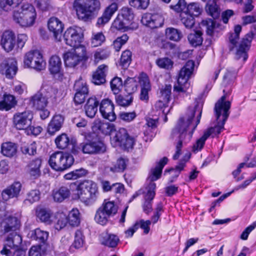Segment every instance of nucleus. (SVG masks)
<instances>
[{"mask_svg":"<svg viewBox=\"0 0 256 256\" xmlns=\"http://www.w3.org/2000/svg\"><path fill=\"white\" fill-rule=\"evenodd\" d=\"M74 88L76 92L88 93V88L86 80L81 78L76 81Z\"/></svg>","mask_w":256,"mask_h":256,"instance_id":"nucleus-60","label":"nucleus"},{"mask_svg":"<svg viewBox=\"0 0 256 256\" xmlns=\"http://www.w3.org/2000/svg\"><path fill=\"white\" fill-rule=\"evenodd\" d=\"M63 37L66 44L74 48L84 46L81 44L83 34L80 28H69L64 32Z\"/></svg>","mask_w":256,"mask_h":256,"instance_id":"nucleus-10","label":"nucleus"},{"mask_svg":"<svg viewBox=\"0 0 256 256\" xmlns=\"http://www.w3.org/2000/svg\"><path fill=\"white\" fill-rule=\"evenodd\" d=\"M182 23L187 28H191L194 24L195 20L194 16L188 12H182L180 15Z\"/></svg>","mask_w":256,"mask_h":256,"instance_id":"nucleus-45","label":"nucleus"},{"mask_svg":"<svg viewBox=\"0 0 256 256\" xmlns=\"http://www.w3.org/2000/svg\"><path fill=\"white\" fill-rule=\"evenodd\" d=\"M16 44L14 34L10 30L5 31L2 36L1 44L7 52L11 51Z\"/></svg>","mask_w":256,"mask_h":256,"instance_id":"nucleus-23","label":"nucleus"},{"mask_svg":"<svg viewBox=\"0 0 256 256\" xmlns=\"http://www.w3.org/2000/svg\"><path fill=\"white\" fill-rule=\"evenodd\" d=\"M66 66L74 68L86 59V50L84 46L73 48L64 54Z\"/></svg>","mask_w":256,"mask_h":256,"instance_id":"nucleus-7","label":"nucleus"},{"mask_svg":"<svg viewBox=\"0 0 256 256\" xmlns=\"http://www.w3.org/2000/svg\"><path fill=\"white\" fill-rule=\"evenodd\" d=\"M36 216L40 220L46 224H50L53 221L52 211L46 208H40L36 210Z\"/></svg>","mask_w":256,"mask_h":256,"instance_id":"nucleus-34","label":"nucleus"},{"mask_svg":"<svg viewBox=\"0 0 256 256\" xmlns=\"http://www.w3.org/2000/svg\"><path fill=\"white\" fill-rule=\"evenodd\" d=\"M130 23L126 22L124 19H123L121 16L118 14L113 22V26L118 30H122L123 31H126L130 28Z\"/></svg>","mask_w":256,"mask_h":256,"instance_id":"nucleus-44","label":"nucleus"},{"mask_svg":"<svg viewBox=\"0 0 256 256\" xmlns=\"http://www.w3.org/2000/svg\"><path fill=\"white\" fill-rule=\"evenodd\" d=\"M108 71V66L106 64L99 66L93 72L92 82L96 85H100L106 82V77Z\"/></svg>","mask_w":256,"mask_h":256,"instance_id":"nucleus-22","label":"nucleus"},{"mask_svg":"<svg viewBox=\"0 0 256 256\" xmlns=\"http://www.w3.org/2000/svg\"><path fill=\"white\" fill-rule=\"evenodd\" d=\"M42 163V159L38 158L30 160L26 166V172L32 178L36 179L40 176Z\"/></svg>","mask_w":256,"mask_h":256,"instance_id":"nucleus-20","label":"nucleus"},{"mask_svg":"<svg viewBox=\"0 0 256 256\" xmlns=\"http://www.w3.org/2000/svg\"><path fill=\"white\" fill-rule=\"evenodd\" d=\"M40 192L38 190H32L27 193L26 198L24 202L26 204L28 202L32 204L38 201L40 198Z\"/></svg>","mask_w":256,"mask_h":256,"instance_id":"nucleus-59","label":"nucleus"},{"mask_svg":"<svg viewBox=\"0 0 256 256\" xmlns=\"http://www.w3.org/2000/svg\"><path fill=\"white\" fill-rule=\"evenodd\" d=\"M72 7L79 20L88 21L100 8L99 0H74Z\"/></svg>","mask_w":256,"mask_h":256,"instance_id":"nucleus-4","label":"nucleus"},{"mask_svg":"<svg viewBox=\"0 0 256 256\" xmlns=\"http://www.w3.org/2000/svg\"><path fill=\"white\" fill-rule=\"evenodd\" d=\"M136 116L137 114L134 111L131 112H121L118 114L120 119L126 122H130L133 121Z\"/></svg>","mask_w":256,"mask_h":256,"instance_id":"nucleus-62","label":"nucleus"},{"mask_svg":"<svg viewBox=\"0 0 256 256\" xmlns=\"http://www.w3.org/2000/svg\"><path fill=\"white\" fill-rule=\"evenodd\" d=\"M164 22V18L160 14H152L149 13L144 14L142 17L141 22L142 24L152 28L162 26Z\"/></svg>","mask_w":256,"mask_h":256,"instance_id":"nucleus-15","label":"nucleus"},{"mask_svg":"<svg viewBox=\"0 0 256 256\" xmlns=\"http://www.w3.org/2000/svg\"><path fill=\"white\" fill-rule=\"evenodd\" d=\"M132 61V52L129 50H126L122 52L120 58V65L123 68H128Z\"/></svg>","mask_w":256,"mask_h":256,"instance_id":"nucleus-56","label":"nucleus"},{"mask_svg":"<svg viewBox=\"0 0 256 256\" xmlns=\"http://www.w3.org/2000/svg\"><path fill=\"white\" fill-rule=\"evenodd\" d=\"M94 128L99 130L104 134H110L112 132L115 131V126L110 122H102L100 120H96L94 124Z\"/></svg>","mask_w":256,"mask_h":256,"instance_id":"nucleus-31","label":"nucleus"},{"mask_svg":"<svg viewBox=\"0 0 256 256\" xmlns=\"http://www.w3.org/2000/svg\"><path fill=\"white\" fill-rule=\"evenodd\" d=\"M99 104V101L95 96L90 98L84 106L86 116L90 118H93L98 111Z\"/></svg>","mask_w":256,"mask_h":256,"instance_id":"nucleus-27","label":"nucleus"},{"mask_svg":"<svg viewBox=\"0 0 256 256\" xmlns=\"http://www.w3.org/2000/svg\"><path fill=\"white\" fill-rule=\"evenodd\" d=\"M16 65V61L14 58L5 60L0 64V72L6 78H11L16 74L18 70Z\"/></svg>","mask_w":256,"mask_h":256,"instance_id":"nucleus-18","label":"nucleus"},{"mask_svg":"<svg viewBox=\"0 0 256 256\" xmlns=\"http://www.w3.org/2000/svg\"><path fill=\"white\" fill-rule=\"evenodd\" d=\"M18 151L17 145L12 142H6L2 144L1 152L5 156L12 158L16 156Z\"/></svg>","mask_w":256,"mask_h":256,"instance_id":"nucleus-32","label":"nucleus"},{"mask_svg":"<svg viewBox=\"0 0 256 256\" xmlns=\"http://www.w3.org/2000/svg\"><path fill=\"white\" fill-rule=\"evenodd\" d=\"M22 242V238L17 232L9 234L6 238V242L0 253H4L6 251L10 250L9 249L19 248Z\"/></svg>","mask_w":256,"mask_h":256,"instance_id":"nucleus-19","label":"nucleus"},{"mask_svg":"<svg viewBox=\"0 0 256 256\" xmlns=\"http://www.w3.org/2000/svg\"><path fill=\"white\" fill-rule=\"evenodd\" d=\"M16 104L14 96L11 94H4L3 99L0 101V110L8 111Z\"/></svg>","mask_w":256,"mask_h":256,"instance_id":"nucleus-33","label":"nucleus"},{"mask_svg":"<svg viewBox=\"0 0 256 256\" xmlns=\"http://www.w3.org/2000/svg\"><path fill=\"white\" fill-rule=\"evenodd\" d=\"M119 242L118 238L115 234H107L104 237L102 244L110 248H115Z\"/></svg>","mask_w":256,"mask_h":256,"instance_id":"nucleus-48","label":"nucleus"},{"mask_svg":"<svg viewBox=\"0 0 256 256\" xmlns=\"http://www.w3.org/2000/svg\"><path fill=\"white\" fill-rule=\"evenodd\" d=\"M1 226L4 234L16 232L20 227V221L14 216L6 214L1 222Z\"/></svg>","mask_w":256,"mask_h":256,"instance_id":"nucleus-13","label":"nucleus"},{"mask_svg":"<svg viewBox=\"0 0 256 256\" xmlns=\"http://www.w3.org/2000/svg\"><path fill=\"white\" fill-rule=\"evenodd\" d=\"M48 29L52 33L55 39L60 41L62 34L64 29V24L58 18L53 16L50 18L48 22Z\"/></svg>","mask_w":256,"mask_h":256,"instance_id":"nucleus-16","label":"nucleus"},{"mask_svg":"<svg viewBox=\"0 0 256 256\" xmlns=\"http://www.w3.org/2000/svg\"><path fill=\"white\" fill-rule=\"evenodd\" d=\"M196 106H197L194 108H188L186 118H180L176 125L172 130V136L178 134V140L176 143V152L173 156L174 160L178 158L181 154L180 150L182 145L187 144L190 140L194 132L200 122L202 110L198 112L196 121L193 122Z\"/></svg>","mask_w":256,"mask_h":256,"instance_id":"nucleus-1","label":"nucleus"},{"mask_svg":"<svg viewBox=\"0 0 256 256\" xmlns=\"http://www.w3.org/2000/svg\"><path fill=\"white\" fill-rule=\"evenodd\" d=\"M70 195V188L66 186H62L58 189L52 191V196L54 200L57 202H62L68 198Z\"/></svg>","mask_w":256,"mask_h":256,"instance_id":"nucleus-30","label":"nucleus"},{"mask_svg":"<svg viewBox=\"0 0 256 256\" xmlns=\"http://www.w3.org/2000/svg\"><path fill=\"white\" fill-rule=\"evenodd\" d=\"M119 16L126 20V22L131 23L134 18V14L131 8L123 7L118 14Z\"/></svg>","mask_w":256,"mask_h":256,"instance_id":"nucleus-54","label":"nucleus"},{"mask_svg":"<svg viewBox=\"0 0 256 256\" xmlns=\"http://www.w3.org/2000/svg\"><path fill=\"white\" fill-rule=\"evenodd\" d=\"M118 4L116 2H113L108 6L104 10L102 16L98 19L97 24L98 25H103L107 23L118 10Z\"/></svg>","mask_w":256,"mask_h":256,"instance_id":"nucleus-29","label":"nucleus"},{"mask_svg":"<svg viewBox=\"0 0 256 256\" xmlns=\"http://www.w3.org/2000/svg\"><path fill=\"white\" fill-rule=\"evenodd\" d=\"M110 217L106 212L100 207L96 212L94 220L97 223L104 226L106 224Z\"/></svg>","mask_w":256,"mask_h":256,"instance_id":"nucleus-43","label":"nucleus"},{"mask_svg":"<svg viewBox=\"0 0 256 256\" xmlns=\"http://www.w3.org/2000/svg\"><path fill=\"white\" fill-rule=\"evenodd\" d=\"M110 88L114 94H118L122 90V81L121 78L116 76L110 82Z\"/></svg>","mask_w":256,"mask_h":256,"instance_id":"nucleus-52","label":"nucleus"},{"mask_svg":"<svg viewBox=\"0 0 256 256\" xmlns=\"http://www.w3.org/2000/svg\"><path fill=\"white\" fill-rule=\"evenodd\" d=\"M78 148L84 154H95L104 152L106 146L104 143L98 140H92L82 142Z\"/></svg>","mask_w":256,"mask_h":256,"instance_id":"nucleus-9","label":"nucleus"},{"mask_svg":"<svg viewBox=\"0 0 256 256\" xmlns=\"http://www.w3.org/2000/svg\"><path fill=\"white\" fill-rule=\"evenodd\" d=\"M64 118L60 114L54 116L48 124V132L50 135H54L61 128L64 123Z\"/></svg>","mask_w":256,"mask_h":256,"instance_id":"nucleus-28","label":"nucleus"},{"mask_svg":"<svg viewBox=\"0 0 256 256\" xmlns=\"http://www.w3.org/2000/svg\"><path fill=\"white\" fill-rule=\"evenodd\" d=\"M55 143L57 147L60 149H64L68 147L70 144V140L67 134H62L56 137Z\"/></svg>","mask_w":256,"mask_h":256,"instance_id":"nucleus-51","label":"nucleus"},{"mask_svg":"<svg viewBox=\"0 0 256 256\" xmlns=\"http://www.w3.org/2000/svg\"><path fill=\"white\" fill-rule=\"evenodd\" d=\"M133 96L132 94H128L125 95L116 94L115 96V100L116 103L122 106H128L132 104L133 102Z\"/></svg>","mask_w":256,"mask_h":256,"instance_id":"nucleus-39","label":"nucleus"},{"mask_svg":"<svg viewBox=\"0 0 256 256\" xmlns=\"http://www.w3.org/2000/svg\"><path fill=\"white\" fill-rule=\"evenodd\" d=\"M61 152H56L52 154L49 159L48 163L50 167L54 170L62 172Z\"/></svg>","mask_w":256,"mask_h":256,"instance_id":"nucleus-37","label":"nucleus"},{"mask_svg":"<svg viewBox=\"0 0 256 256\" xmlns=\"http://www.w3.org/2000/svg\"><path fill=\"white\" fill-rule=\"evenodd\" d=\"M128 160L120 158L114 163L110 168V170L113 172H122L126 168L128 164Z\"/></svg>","mask_w":256,"mask_h":256,"instance_id":"nucleus-46","label":"nucleus"},{"mask_svg":"<svg viewBox=\"0 0 256 256\" xmlns=\"http://www.w3.org/2000/svg\"><path fill=\"white\" fill-rule=\"evenodd\" d=\"M128 40V36L126 34H124L121 36L118 37L113 42L112 45L115 51L119 52L122 46L126 44Z\"/></svg>","mask_w":256,"mask_h":256,"instance_id":"nucleus-58","label":"nucleus"},{"mask_svg":"<svg viewBox=\"0 0 256 256\" xmlns=\"http://www.w3.org/2000/svg\"><path fill=\"white\" fill-rule=\"evenodd\" d=\"M62 62L60 58L57 56H52L49 60V70L52 74H60Z\"/></svg>","mask_w":256,"mask_h":256,"instance_id":"nucleus-35","label":"nucleus"},{"mask_svg":"<svg viewBox=\"0 0 256 256\" xmlns=\"http://www.w3.org/2000/svg\"><path fill=\"white\" fill-rule=\"evenodd\" d=\"M76 190L78 198L86 206L94 204L99 197L97 184L91 180L82 181L77 186Z\"/></svg>","mask_w":256,"mask_h":256,"instance_id":"nucleus-3","label":"nucleus"},{"mask_svg":"<svg viewBox=\"0 0 256 256\" xmlns=\"http://www.w3.org/2000/svg\"><path fill=\"white\" fill-rule=\"evenodd\" d=\"M156 184L154 182H151L146 188V192L144 196V202L142 208L144 212L148 214L152 210V200L154 198L156 192Z\"/></svg>","mask_w":256,"mask_h":256,"instance_id":"nucleus-17","label":"nucleus"},{"mask_svg":"<svg viewBox=\"0 0 256 256\" xmlns=\"http://www.w3.org/2000/svg\"><path fill=\"white\" fill-rule=\"evenodd\" d=\"M33 114L30 111L16 113L13 117V122L18 130H26L32 124Z\"/></svg>","mask_w":256,"mask_h":256,"instance_id":"nucleus-12","label":"nucleus"},{"mask_svg":"<svg viewBox=\"0 0 256 256\" xmlns=\"http://www.w3.org/2000/svg\"><path fill=\"white\" fill-rule=\"evenodd\" d=\"M60 156H62V172H63L70 168L73 164L74 160L72 154L67 152H61Z\"/></svg>","mask_w":256,"mask_h":256,"instance_id":"nucleus-40","label":"nucleus"},{"mask_svg":"<svg viewBox=\"0 0 256 256\" xmlns=\"http://www.w3.org/2000/svg\"><path fill=\"white\" fill-rule=\"evenodd\" d=\"M194 66V62L188 60L180 70L177 80L174 86V90L178 92H186L190 86L188 80L192 74Z\"/></svg>","mask_w":256,"mask_h":256,"instance_id":"nucleus-6","label":"nucleus"},{"mask_svg":"<svg viewBox=\"0 0 256 256\" xmlns=\"http://www.w3.org/2000/svg\"><path fill=\"white\" fill-rule=\"evenodd\" d=\"M208 14L213 18H217L220 14L218 6L214 2H208L206 7Z\"/></svg>","mask_w":256,"mask_h":256,"instance_id":"nucleus-57","label":"nucleus"},{"mask_svg":"<svg viewBox=\"0 0 256 256\" xmlns=\"http://www.w3.org/2000/svg\"><path fill=\"white\" fill-rule=\"evenodd\" d=\"M60 92L57 89L50 87L44 95L38 92L33 96L30 98V104L36 110H42L46 106L48 100L52 102H55L60 98Z\"/></svg>","mask_w":256,"mask_h":256,"instance_id":"nucleus-5","label":"nucleus"},{"mask_svg":"<svg viewBox=\"0 0 256 256\" xmlns=\"http://www.w3.org/2000/svg\"><path fill=\"white\" fill-rule=\"evenodd\" d=\"M22 185L20 182H15L4 189L2 193V199L8 200L10 198L17 197L21 190Z\"/></svg>","mask_w":256,"mask_h":256,"instance_id":"nucleus-26","label":"nucleus"},{"mask_svg":"<svg viewBox=\"0 0 256 256\" xmlns=\"http://www.w3.org/2000/svg\"><path fill=\"white\" fill-rule=\"evenodd\" d=\"M186 8L187 11L186 12H188L192 16H198L202 11L200 4L196 2H191L187 6Z\"/></svg>","mask_w":256,"mask_h":256,"instance_id":"nucleus-55","label":"nucleus"},{"mask_svg":"<svg viewBox=\"0 0 256 256\" xmlns=\"http://www.w3.org/2000/svg\"><path fill=\"white\" fill-rule=\"evenodd\" d=\"M254 34L252 32L246 34L242 39L236 48L234 58L237 60H241L244 63L248 59V52L250 46L251 42L254 38Z\"/></svg>","mask_w":256,"mask_h":256,"instance_id":"nucleus-11","label":"nucleus"},{"mask_svg":"<svg viewBox=\"0 0 256 256\" xmlns=\"http://www.w3.org/2000/svg\"><path fill=\"white\" fill-rule=\"evenodd\" d=\"M172 86L170 84H166L162 87L160 90V99L165 100L166 102H169L171 95Z\"/></svg>","mask_w":256,"mask_h":256,"instance_id":"nucleus-63","label":"nucleus"},{"mask_svg":"<svg viewBox=\"0 0 256 256\" xmlns=\"http://www.w3.org/2000/svg\"><path fill=\"white\" fill-rule=\"evenodd\" d=\"M88 174V171L83 168L75 170L72 171L64 176V178L67 180H76L82 177L86 176Z\"/></svg>","mask_w":256,"mask_h":256,"instance_id":"nucleus-42","label":"nucleus"},{"mask_svg":"<svg viewBox=\"0 0 256 256\" xmlns=\"http://www.w3.org/2000/svg\"><path fill=\"white\" fill-rule=\"evenodd\" d=\"M114 109L113 102L108 98L102 100L100 104V112L102 117L110 122H114L116 118Z\"/></svg>","mask_w":256,"mask_h":256,"instance_id":"nucleus-14","label":"nucleus"},{"mask_svg":"<svg viewBox=\"0 0 256 256\" xmlns=\"http://www.w3.org/2000/svg\"><path fill=\"white\" fill-rule=\"evenodd\" d=\"M140 78L128 77L124 82L126 91L130 94L136 91Z\"/></svg>","mask_w":256,"mask_h":256,"instance_id":"nucleus-36","label":"nucleus"},{"mask_svg":"<svg viewBox=\"0 0 256 256\" xmlns=\"http://www.w3.org/2000/svg\"><path fill=\"white\" fill-rule=\"evenodd\" d=\"M110 50L108 48H99L94 52V61L98 62L100 60H103L108 58L110 54Z\"/></svg>","mask_w":256,"mask_h":256,"instance_id":"nucleus-61","label":"nucleus"},{"mask_svg":"<svg viewBox=\"0 0 256 256\" xmlns=\"http://www.w3.org/2000/svg\"><path fill=\"white\" fill-rule=\"evenodd\" d=\"M22 0H0V6L4 10L8 11L18 6Z\"/></svg>","mask_w":256,"mask_h":256,"instance_id":"nucleus-53","label":"nucleus"},{"mask_svg":"<svg viewBox=\"0 0 256 256\" xmlns=\"http://www.w3.org/2000/svg\"><path fill=\"white\" fill-rule=\"evenodd\" d=\"M226 95L224 94L216 103L214 112L217 121V124L214 127L207 129L204 134L208 138L212 136V138L218 135L224 130V124L229 116V110L230 108V102L226 101Z\"/></svg>","mask_w":256,"mask_h":256,"instance_id":"nucleus-2","label":"nucleus"},{"mask_svg":"<svg viewBox=\"0 0 256 256\" xmlns=\"http://www.w3.org/2000/svg\"><path fill=\"white\" fill-rule=\"evenodd\" d=\"M202 33L200 31L194 32L188 34V38L190 43L194 46H200L202 44Z\"/></svg>","mask_w":256,"mask_h":256,"instance_id":"nucleus-47","label":"nucleus"},{"mask_svg":"<svg viewBox=\"0 0 256 256\" xmlns=\"http://www.w3.org/2000/svg\"><path fill=\"white\" fill-rule=\"evenodd\" d=\"M68 222L72 226H77L80 224V213L78 209L73 208L68 214Z\"/></svg>","mask_w":256,"mask_h":256,"instance_id":"nucleus-41","label":"nucleus"},{"mask_svg":"<svg viewBox=\"0 0 256 256\" xmlns=\"http://www.w3.org/2000/svg\"><path fill=\"white\" fill-rule=\"evenodd\" d=\"M140 84L141 86L140 98V100L147 102L149 99L148 92L151 90V86L149 78L146 74H142L140 77Z\"/></svg>","mask_w":256,"mask_h":256,"instance_id":"nucleus-25","label":"nucleus"},{"mask_svg":"<svg viewBox=\"0 0 256 256\" xmlns=\"http://www.w3.org/2000/svg\"><path fill=\"white\" fill-rule=\"evenodd\" d=\"M24 66L37 70H42L46 68V62L42 54L39 50H33L26 52L24 59Z\"/></svg>","mask_w":256,"mask_h":256,"instance_id":"nucleus-8","label":"nucleus"},{"mask_svg":"<svg viewBox=\"0 0 256 256\" xmlns=\"http://www.w3.org/2000/svg\"><path fill=\"white\" fill-rule=\"evenodd\" d=\"M36 17L32 14H22L18 11H14L13 14L14 20L22 27H30L33 26Z\"/></svg>","mask_w":256,"mask_h":256,"instance_id":"nucleus-21","label":"nucleus"},{"mask_svg":"<svg viewBox=\"0 0 256 256\" xmlns=\"http://www.w3.org/2000/svg\"><path fill=\"white\" fill-rule=\"evenodd\" d=\"M56 222L55 224V228L56 230H60L64 228L68 222L67 216L64 212H58L56 216Z\"/></svg>","mask_w":256,"mask_h":256,"instance_id":"nucleus-49","label":"nucleus"},{"mask_svg":"<svg viewBox=\"0 0 256 256\" xmlns=\"http://www.w3.org/2000/svg\"><path fill=\"white\" fill-rule=\"evenodd\" d=\"M110 216L114 215L118 210V207L112 202H104L100 206Z\"/></svg>","mask_w":256,"mask_h":256,"instance_id":"nucleus-50","label":"nucleus"},{"mask_svg":"<svg viewBox=\"0 0 256 256\" xmlns=\"http://www.w3.org/2000/svg\"><path fill=\"white\" fill-rule=\"evenodd\" d=\"M156 64L160 68L168 70L172 68L173 62L169 58H158L156 62Z\"/></svg>","mask_w":256,"mask_h":256,"instance_id":"nucleus-64","label":"nucleus"},{"mask_svg":"<svg viewBox=\"0 0 256 256\" xmlns=\"http://www.w3.org/2000/svg\"><path fill=\"white\" fill-rule=\"evenodd\" d=\"M168 162V158L166 157H164L157 163L154 168H152L147 179V180L150 182L148 184L160 178L162 170Z\"/></svg>","mask_w":256,"mask_h":256,"instance_id":"nucleus-24","label":"nucleus"},{"mask_svg":"<svg viewBox=\"0 0 256 256\" xmlns=\"http://www.w3.org/2000/svg\"><path fill=\"white\" fill-rule=\"evenodd\" d=\"M165 34L168 39L174 42L180 41L182 37L180 30L172 27L166 29Z\"/></svg>","mask_w":256,"mask_h":256,"instance_id":"nucleus-38","label":"nucleus"}]
</instances>
